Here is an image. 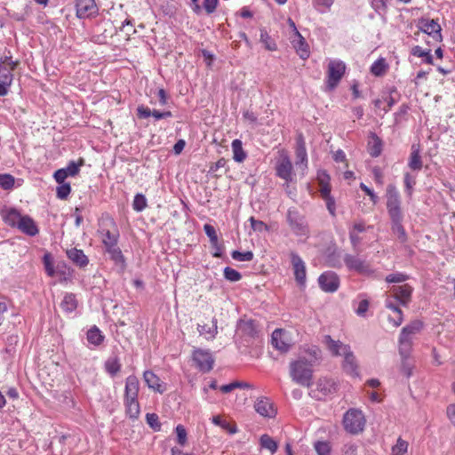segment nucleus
I'll use <instances>...</instances> for the list:
<instances>
[{
    "instance_id": "nucleus-1",
    "label": "nucleus",
    "mask_w": 455,
    "mask_h": 455,
    "mask_svg": "<svg viewBox=\"0 0 455 455\" xmlns=\"http://www.w3.org/2000/svg\"><path fill=\"white\" fill-rule=\"evenodd\" d=\"M386 196V205L391 221V230L397 236L401 243H405L408 240V235L403 226V212L401 206V196L394 184L387 185Z\"/></svg>"
},
{
    "instance_id": "nucleus-2",
    "label": "nucleus",
    "mask_w": 455,
    "mask_h": 455,
    "mask_svg": "<svg viewBox=\"0 0 455 455\" xmlns=\"http://www.w3.org/2000/svg\"><path fill=\"white\" fill-rule=\"evenodd\" d=\"M311 358L299 357L290 363V377L295 383L310 387L313 384V366L321 358V351L315 347L309 351Z\"/></svg>"
},
{
    "instance_id": "nucleus-3",
    "label": "nucleus",
    "mask_w": 455,
    "mask_h": 455,
    "mask_svg": "<svg viewBox=\"0 0 455 455\" xmlns=\"http://www.w3.org/2000/svg\"><path fill=\"white\" fill-rule=\"evenodd\" d=\"M365 418L359 409L351 408L343 416L342 424L344 429L352 435L362 433L365 427Z\"/></svg>"
},
{
    "instance_id": "nucleus-4",
    "label": "nucleus",
    "mask_w": 455,
    "mask_h": 455,
    "mask_svg": "<svg viewBox=\"0 0 455 455\" xmlns=\"http://www.w3.org/2000/svg\"><path fill=\"white\" fill-rule=\"evenodd\" d=\"M286 221L293 235L296 236H309V227L306 217L296 208H289L286 212Z\"/></svg>"
},
{
    "instance_id": "nucleus-5",
    "label": "nucleus",
    "mask_w": 455,
    "mask_h": 455,
    "mask_svg": "<svg viewBox=\"0 0 455 455\" xmlns=\"http://www.w3.org/2000/svg\"><path fill=\"white\" fill-rule=\"evenodd\" d=\"M422 328L423 323L414 320L402 329L399 337V354L406 355L408 351H411L412 336L419 333Z\"/></svg>"
},
{
    "instance_id": "nucleus-6",
    "label": "nucleus",
    "mask_w": 455,
    "mask_h": 455,
    "mask_svg": "<svg viewBox=\"0 0 455 455\" xmlns=\"http://www.w3.org/2000/svg\"><path fill=\"white\" fill-rule=\"evenodd\" d=\"M346 71V65L342 60H330L327 68V76H326V89L328 91L334 90L339 83L340 82L342 76H344Z\"/></svg>"
},
{
    "instance_id": "nucleus-7",
    "label": "nucleus",
    "mask_w": 455,
    "mask_h": 455,
    "mask_svg": "<svg viewBox=\"0 0 455 455\" xmlns=\"http://www.w3.org/2000/svg\"><path fill=\"white\" fill-rule=\"evenodd\" d=\"M338 384L332 379L320 378L316 382V388L309 392V395L318 401L323 400L327 395L336 393Z\"/></svg>"
},
{
    "instance_id": "nucleus-8",
    "label": "nucleus",
    "mask_w": 455,
    "mask_h": 455,
    "mask_svg": "<svg viewBox=\"0 0 455 455\" xmlns=\"http://www.w3.org/2000/svg\"><path fill=\"white\" fill-rule=\"evenodd\" d=\"M292 169L293 166L288 154L284 150L280 151L275 164L276 175L289 183L292 180Z\"/></svg>"
},
{
    "instance_id": "nucleus-9",
    "label": "nucleus",
    "mask_w": 455,
    "mask_h": 455,
    "mask_svg": "<svg viewBox=\"0 0 455 455\" xmlns=\"http://www.w3.org/2000/svg\"><path fill=\"white\" fill-rule=\"evenodd\" d=\"M193 361L203 372H209L214 364V358L208 349L195 348L192 353Z\"/></svg>"
},
{
    "instance_id": "nucleus-10",
    "label": "nucleus",
    "mask_w": 455,
    "mask_h": 455,
    "mask_svg": "<svg viewBox=\"0 0 455 455\" xmlns=\"http://www.w3.org/2000/svg\"><path fill=\"white\" fill-rule=\"evenodd\" d=\"M290 257L295 281L299 287L304 288L307 282L306 264L301 257L295 251H291Z\"/></svg>"
},
{
    "instance_id": "nucleus-11",
    "label": "nucleus",
    "mask_w": 455,
    "mask_h": 455,
    "mask_svg": "<svg viewBox=\"0 0 455 455\" xmlns=\"http://www.w3.org/2000/svg\"><path fill=\"white\" fill-rule=\"evenodd\" d=\"M103 223L106 224L107 227L112 228L114 230L112 231L110 228H107L105 227H100L99 229V233L102 236V243L105 246L115 245L118 243L119 239V232L116 229V224L112 218H107L103 220Z\"/></svg>"
},
{
    "instance_id": "nucleus-12",
    "label": "nucleus",
    "mask_w": 455,
    "mask_h": 455,
    "mask_svg": "<svg viewBox=\"0 0 455 455\" xmlns=\"http://www.w3.org/2000/svg\"><path fill=\"white\" fill-rule=\"evenodd\" d=\"M343 260L349 270H354L366 275H370L373 273L370 264L357 256L346 254Z\"/></svg>"
},
{
    "instance_id": "nucleus-13",
    "label": "nucleus",
    "mask_w": 455,
    "mask_h": 455,
    "mask_svg": "<svg viewBox=\"0 0 455 455\" xmlns=\"http://www.w3.org/2000/svg\"><path fill=\"white\" fill-rule=\"evenodd\" d=\"M418 28L421 32L432 36L435 41H443L442 28L435 20L421 18L419 20Z\"/></svg>"
},
{
    "instance_id": "nucleus-14",
    "label": "nucleus",
    "mask_w": 455,
    "mask_h": 455,
    "mask_svg": "<svg viewBox=\"0 0 455 455\" xmlns=\"http://www.w3.org/2000/svg\"><path fill=\"white\" fill-rule=\"evenodd\" d=\"M76 16L79 19H89L96 16L99 8L94 0H76Z\"/></svg>"
},
{
    "instance_id": "nucleus-15",
    "label": "nucleus",
    "mask_w": 455,
    "mask_h": 455,
    "mask_svg": "<svg viewBox=\"0 0 455 455\" xmlns=\"http://www.w3.org/2000/svg\"><path fill=\"white\" fill-rule=\"evenodd\" d=\"M19 65V61L12 60V57L0 58V82L12 85L13 80V70Z\"/></svg>"
},
{
    "instance_id": "nucleus-16",
    "label": "nucleus",
    "mask_w": 455,
    "mask_h": 455,
    "mask_svg": "<svg viewBox=\"0 0 455 455\" xmlns=\"http://www.w3.org/2000/svg\"><path fill=\"white\" fill-rule=\"evenodd\" d=\"M296 161L295 165L298 169L301 170L302 175L305 174L307 169V153L306 148V142L302 134H299L296 140Z\"/></svg>"
},
{
    "instance_id": "nucleus-17",
    "label": "nucleus",
    "mask_w": 455,
    "mask_h": 455,
    "mask_svg": "<svg viewBox=\"0 0 455 455\" xmlns=\"http://www.w3.org/2000/svg\"><path fill=\"white\" fill-rule=\"evenodd\" d=\"M318 283L323 291L334 292L339 286V279L334 272L327 271L318 277Z\"/></svg>"
},
{
    "instance_id": "nucleus-18",
    "label": "nucleus",
    "mask_w": 455,
    "mask_h": 455,
    "mask_svg": "<svg viewBox=\"0 0 455 455\" xmlns=\"http://www.w3.org/2000/svg\"><path fill=\"white\" fill-rule=\"evenodd\" d=\"M204 230L206 235L209 237L211 246L213 249L212 256L215 258H221L224 246L219 242V238L214 227L210 224H205L204 226Z\"/></svg>"
},
{
    "instance_id": "nucleus-19",
    "label": "nucleus",
    "mask_w": 455,
    "mask_h": 455,
    "mask_svg": "<svg viewBox=\"0 0 455 455\" xmlns=\"http://www.w3.org/2000/svg\"><path fill=\"white\" fill-rule=\"evenodd\" d=\"M140 382L136 376L130 375L125 379L124 401L138 400Z\"/></svg>"
},
{
    "instance_id": "nucleus-20",
    "label": "nucleus",
    "mask_w": 455,
    "mask_h": 455,
    "mask_svg": "<svg viewBox=\"0 0 455 455\" xmlns=\"http://www.w3.org/2000/svg\"><path fill=\"white\" fill-rule=\"evenodd\" d=\"M254 409L259 415L266 418H274L276 414L274 404L267 397L258 398L254 403Z\"/></svg>"
},
{
    "instance_id": "nucleus-21",
    "label": "nucleus",
    "mask_w": 455,
    "mask_h": 455,
    "mask_svg": "<svg viewBox=\"0 0 455 455\" xmlns=\"http://www.w3.org/2000/svg\"><path fill=\"white\" fill-rule=\"evenodd\" d=\"M412 291V287L408 283L395 286L392 289L394 299L403 306H407L410 303Z\"/></svg>"
},
{
    "instance_id": "nucleus-22",
    "label": "nucleus",
    "mask_w": 455,
    "mask_h": 455,
    "mask_svg": "<svg viewBox=\"0 0 455 455\" xmlns=\"http://www.w3.org/2000/svg\"><path fill=\"white\" fill-rule=\"evenodd\" d=\"M323 339L328 350L334 356L343 355L350 349L349 345L344 344L340 340H334L330 335H325Z\"/></svg>"
},
{
    "instance_id": "nucleus-23",
    "label": "nucleus",
    "mask_w": 455,
    "mask_h": 455,
    "mask_svg": "<svg viewBox=\"0 0 455 455\" xmlns=\"http://www.w3.org/2000/svg\"><path fill=\"white\" fill-rule=\"evenodd\" d=\"M1 217L4 223L12 228H17L20 222V220L23 217V215L16 209V208H4L0 212Z\"/></svg>"
},
{
    "instance_id": "nucleus-24",
    "label": "nucleus",
    "mask_w": 455,
    "mask_h": 455,
    "mask_svg": "<svg viewBox=\"0 0 455 455\" xmlns=\"http://www.w3.org/2000/svg\"><path fill=\"white\" fill-rule=\"evenodd\" d=\"M16 228L29 236H35L39 233L37 225L36 224L35 220L28 215H23L21 220H20L19 225Z\"/></svg>"
},
{
    "instance_id": "nucleus-25",
    "label": "nucleus",
    "mask_w": 455,
    "mask_h": 455,
    "mask_svg": "<svg viewBox=\"0 0 455 455\" xmlns=\"http://www.w3.org/2000/svg\"><path fill=\"white\" fill-rule=\"evenodd\" d=\"M105 251L109 254V258L115 265L119 267L121 271H124L126 267V262L121 249L118 247V243L105 246Z\"/></svg>"
},
{
    "instance_id": "nucleus-26",
    "label": "nucleus",
    "mask_w": 455,
    "mask_h": 455,
    "mask_svg": "<svg viewBox=\"0 0 455 455\" xmlns=\"http://www.w3.org/2000/svg\"><path fill=\"white\" fill-rule=\"evenodd\" d=\"M398 300L394 299V296L387 297L386 299V307L391 309L395 316H388V321L392 323L394 327H398L403 323V312L399 306L396 304Z\"/></svg>"
},
{
    "instance_id": "nucleus-27",
    "label": "nucleus",
    "mask_w": 455,
    "mask_h": 455,
    "mask_svg": "<svg viewBox=\"0 0 455 455\" xmlns=\"http://www.w3.org/2000/svg\"><path fill=\"white\" fill-rule=\"evenodd\" d=\"M237 330L243 336L255 338L258 335V325L255 320H240L237 324Z\"/></svg>"
},
{
    "instance_id": "nucleus-28",
    "label": "nucleus",
    "mask_w": 455,
    "mask_h": 455,
    "mask_svg": "<svg viewBox=\"0 0 455 455\" xmlns=\"http://www.w3.org/2000/svg\"><path fill=\"white\" fill-rule=\"evenodd\" d=\"M291 44L301 59L306 60L309 57L308 44L299 31H296L295 38L291 40Z\"/></svg>"
},
{
    "instance_id": "nucleus-29",
    "label": "nucleus",
    "mask_w": 455,
    "mask_h": 455,
    "mask_svg": "<svg viewBox=\"0 0 455 455\" xmlns=\"http://www.w3.org/2000/svg\"><path fill=\"white\" fill-rule=\"evenodd\" d=\"M143 379L148 387L154 391L163 394L165 388L163 387L161 380L152 371H145Z\"/></svg>"
},
{
    "instance_id": "nucleus-30",
    "label": "nucleus",
    "mask_w": 455,
    "mask_h": 455,
    "mask_svg": "<svg viewBox=\"0 0 455 455\" xmlns=\"http://www.w3.org/2000/svg\"><path fill=\"white\" fill-rule=\"evenodd\" d=\"M67 256L74 264L80 267H84L89 263V259L84 252L76 248L68 250Z\"/></svg>"
},
{
    "instance_id": "nucleus-31",
    "label": "nucleus",
    "mask_w": 455,
    "mask_h": 455,
    "mask_svg": "<svg viewBox=\"0 0 455 455\" xmlns=\"http://www.w3.org/2000/svg\"><path fill=\"white\" fill-rule=\"evenodd\" d=\"M408 166L412 171H420L423 166V163L421 160L419 146L413 144L411 146V151L410 154Z\"/></svg>"
},
{
    "instance_id": "nucleus-32",
    "label": "nucleus",
    "mask_w": 455,
    "mask_h": 455,
    "mask_svg": "<svg viewBox=\"0 0 455 455\" xmlns=\"http://www.w3.org/2000/svg\"><path fill=\"white\" fill-rule=\"evenodd\" d=\"M410 353L411 351H408L406 355L400 354L402 358L400 371L407 379L412 375L413 369L415 367L414 361L410 357Z\"/></svg>"
},
{
    "instance_id": "nucleus-33",
    "label": "nucleus",
    "mask_w": 455,
    "mask_h": 455,
    "mask_svg": "<svg viewBox=\"0 0 455 455\" xmlns=\"http://www.w3.org/2000/svg\"><path fill=\"white\" fill-rule=\"evenodd\" d=\"M344 361H343V369L344 371L350 374V375H356L357 374V363L355 356L354 355L353 352L351 351V348L347 353H345L344 355Z\"/></svg>"
},
{
    "instance_id": "nucleus-34",
    "label": "nucleus",
    "mask_w": 455,
    "mask_h": 455,
    "mask_svg": "<svg viewBox=\"0 0 455 455\" xmlns=\"http://www.w3.org/2000/svg\"><path fill=\"white\" fill-rule=\"evenodd\" d=\"M122 364L116 355L110 356L104 363L106 372L111 377H115L121 370Z\"/></svg>"
},
{
    "instance_id": "nucleus-35",
    "label": "nucleus",
    "mask_w": 455,
    "mask_h": 455,
    "mask_svg": "<svg viewBox=\"0 0 455 455\" xmlns=\"http://www.w3.org/2000/svg\"><path fill=\"white\" fill-rule=\"evenodd\" d=\"M231 147L233 151V159L237 163H243L247 157V153L243 148L242 141L235 139L232 141Z\"/></svg>"
},
{
    "instance_id": "nucleus-36",
    "label": "nucleus",
    "mask_w": 455,
    "mask_h": 455,
    "mask_svg": "<svg viewBox=\"0 0 455 455\" xmlns=\"http://www.w3.org/2000/svg\"><path fill=\"white\" fill-rule=\"evenodd\" d=\"M77 304V299L74 293H66L60 303V307L67 313H72L76 309Z\"/></svg>"
},
{
    "instance_id": "nucleus-37",
    "label": "nucleus",
    "mask_w": 455,
    "mask_h": 455,
    "mask_svg": "<svg viewBox=\"0 0 455 455\" xmlns=\"http://www.w3.org/2000/svg\"><path fill=\"white\" fill-rule=\"evenodd\" d=\"M382 151V141L375 134L371 133V140L368 144V152L372 157H378Z\"/></svg>"
},
{
    "instance_id": "nucleus-38",
    "label": "nucleus",
    "mask_w": 455,
    "mask_h": 455,
    "mask_svg": "<svg viewBox=\"0 0 455 455\" xmlns=\"http://www.w3.org/2000/svg\"><path fill=\"white\" fill-rule=\"evenodd\" d=\"M125 411L132 419H137L140 413V407L138 400L124 401Z\"/></svg>"
},
{
    "instance_id": "nucleus-39",
    "label": "nucleus",
    "mask_w": 455,
    "mask_h": 455,
    "mask_svg": "<svg viewBox=\"0 0 455 455\" xmlns=\"http://www.w3.org/2000/svg\"><path fill=\"white\" fill-rule=\"evenodd\" d=\"M212 326L208 327L206 324H198L197 331L201 335H208L207 339H213L218 333L217 319H212Z\"/></svg>"
},
{
    "instance_id": "nucleus-40",
    "label": "nucleus",
    "mask_w": 455,
    "mask_h": 455,
    "mask_svg": "<svg viewBox=\"0 0 455 455\" xmlns=\"http://www.w3.org/2000/svg\"><path fill=\"white\" fill-rule=\"evenodd\" d=\"M272 345L281 352H286L289 349V344H287L283 339H282V331L279 329H276L272 333Z\"/></svg>"
},
{
    "instance_id": "nucleus-41",
    "label": "nucleus",
    "mask_w": 455,
    "mask_h": 455,
    "mask_svg": "<svg viewBox=\"0 0 455 455\" xmlns=\"http://www.w3.org/2000/svg\"><path fill=\"white\" fill-rule=\"evenodd\" d=\"M137 116L139 118H148L152 116L156 120L163 119V112L156 109L151 111L149 108L143 105L137 108Z\"/></svg>"
},
{
    "instance_id": "nucleus-42",
    "label": "nucleus",
    "mask_w": 455,
    "mask_h": 455,
    "mask_svg": "<svg viewBox=\"0 0 455 455\" xmlns=\"http://www.w3.org/2000/svg\"><path fill=\"white\" fill-rule=\"evenodd\" d=\"M259 444L262 449L268 450L271 454L275 453L278 449L277 442L267 434L260 436Z\"/></svg>"
},
{
    "instance_id": "nucleus-43",
    "label": "nucleus",
    "mask_w": 455,
    "mask_h": 455,
    "mask_svg": "<svg viewBox=\"0 0 455 455\" xmlns=\"http://www.w3.org/2000/svg\"><path fill=\"white\" fill-rule=\"evenodd\" d=\"M87 340L95 346H99L102 343L104 339V336L101 334V331L97 326H92L88 331H87Z\"/></svg>"
},
{
    "instance_id": "nucleus-44",
    "label": "nucleus",
    "mask_w": 455,
    "mask_h": 455,
    "mask_svg": "<svg viewBox=\"0 0 455 455\" xmlns=\"http://www.w3.org/2000/svg\"><path fill=\"white\" fill-rule=\"evenodd\" d=\"M387 69V65L385 59L380 58L373 62L371 67V72L376 76H383Z\"/></svg>"
},
{
    "instance_id": "nucleus-45",
    "label": "nucleus",
    "mask_w": 455,
    "mask_h": 455,
    "mask_svg": "<svg viewBox=\"0 0 455 455\" xmlns=\"http://www.w3.org/2000/svg\"><path fill=\"white\" fill-rule=\"evenodd\" d=\"M411 54L417 57H424L425 63L428 65L434 64L433 56L430 53V50L426 51L423 50L422 47H420L419 45H416L411 49Z\"/></svg>"
},
{
    "instance_id": "nucleus-46",
    "label": "nucleus",
    "mask_w": 455,
    "mask_h": 455,
    "mask_svg": "<svg viewBox=\"0 0 455 455\" xmlns=\"http://www.w3.org/2000/svg\"><path fill=\"white\" fill-rule=\"evenodd\" d=\"M260 42L268 51L273 52L277 49L275 40L271 38V36L268 35L267 31L265 28L260 29Z\"/></svg>"
},
{
    "instance_id": "nucleus-47",
    "label": "nucleus",
    "mask_w": 455,
    "mask_h": 455,
    "mask_svg": "<svg viewBox=\"0 0 455 455\" xmlns=\"http://www.w3.org/2000/svg\"><path fill=\"white\" fill-rule=\"evenodd\" d=\"M212 420L214 425L220 426L229 434H235L237 432L235 424H230L227 420L222 419L220 416H214Z\"/></svg>"
},
{
    "instance_id": "nucleus-48",
    "label": "nucleus",
    "mask_w": 455,
    "mask_h": 455,
    "mask_svg": "<svg viewBox=\"0 0 455 455\" xmlns=\"http://www.w3.org/2000/svg\"><path fill=\"white\" fill-rule=\"evenodd\" d=\"M403 183L405 187V193L407 196L411 198L413 193V187L416 184V177L412 176L409 172H405L403 175Z\"/></svg>"
},
{
    "instance_id": "nucleus-49",
    "label": "nucleus",
    "mask_w": 455,
    "mask_h": 455,
    "mask_svg": "<svg viewBox=\"0 0 455 455\" xmlns=\"http://www.w3.org/2000/svg\"><path fill=\"white\" fill-rule=\"evenodd\" d=\"M330 177L326 173H323V177L319 178L320 193L322 198L331 196V186L329 184Z\"/></svg>"
},
{
    "instance_id": "nucleus-50",
    "label": "nucleus",
    "mask_w": 455,
    "mask_h": 455,
    "mask_svg": "<svg viewBox=\"0 0 455 455\" xmlns=\"http://www.w3.org/2000/svg\"><path fill=\"white\" fill-rule=\"evenodd\" d=\"M84 164V160L83 158H79L77 162L71 161L68 163L66 168H63L67 172L68 176H76L78 174L80 167Z\"/></svg>"
},
{
    "instance_id": "nucleus-51",
    "label": "nucleus",
    "mask_w": 455,
    "mask_h": 455,
    "mask_svg": "<svg viewBox=\"0 0 455 455\" xmlns=\"http://www.w3.org/2000/svg\"><path fill=\"white\" fill-rule=\"evenodd\" d=\"M15 179L8 173H0V187L4 190L12 189L14 186Z\"/></svg>"
},
{
    "instance_id": "nucleus-52",
    "label": "nucleus",
    "mask_w": 455,
    "mask_h": 455,
    "mask_svg": "<svg viewBox=\"0 0 455 455\" xmlns=\"http://www.w3.org/2000/svg\"><path fill=\"white\" fill-rule=\"evenodd\" d=\"M315 450L318 455H331V444L326 441H317L314 444Z\"/></svg>"
},
{
    "instance_id": "nucleus-53",
    "label": "nucleus",
    "mask_w": 455,
    "mask_h": 455,
    "mask_svg": "<svg viewBox=\"0 0 455 455\" xmlns=\"http://www.w3.org/2000/svg\"><path fill=\"white\" fill-rule=\"evenodd\" d=\"M147 207V199L144 195L137 194L134 196L132 202V208L134 211L140 212H142Z\"/></svg>"
},
{
    "instance_id": "nucleus-54",
    "label": "nucleus",
    "mask_w": 455,
    "mask_h": 455,
    "mask_svg": "<svg viewBox=\"0 0 455 455\" xmlns=\"http://www.w3.org/2000/svg\"><path fill=\"white\" fill-rule=\"evenodd\" d=\"M408 450V443L402 438H398L397 443L392 448V455H404Z\"/></svg>"
},
{
    "instance_id": "nucleus-55",
    "label": "nucleus",
    "mask_w": 455,
    "mask_h": 455,
    "mask_svg": "<svg viewBox=\"0 0 455 455\" xmlns=\"http://www.w3.org/2000/svg\"><path fill=\"white\" fill-rule=\"evenodd\" d=\"M146 421L148 425L154 430V431H160L161 429V424L159 422L158 415L156 413H147L146 414Z\"/></svg>"
},
{
    "instance_id": "nucleus-56",
    "label": "nucleus",
    "mask_w": 455,
    "mask_h": 455,
    "mask_svg": "<svg viewBox=\"0 0 455 455\" xmlns=\"http://www.w3.org/2000/svg\"><path fill=\"white\" fill-rule=\"evenodd\" d=\"M231 256L235 260L237 261H251L253 259V253L251 251L243 252L239 251H233Z\"/></svg>"
},
{
    "instance_id": "nucleus-57",
    "label": "nucleus",
    "mask_w": 455,
    "mask_h": 455,
    "mask_svg": "<svg viewBox=\"0 0 455 455\" xmlns=\"http://www.w3.org/2000/svg\"><path fill=\"white\" fill-rule=\"evenodd\" d=\"M224 277L229 282H237L241 280L242 275L237 270L226 267L224 268Z\"/></svg>"
},
{
    "instance_id": "nucleus-58",
    "label": "nucleus",
    "mask_w": 455,
    "mask_h": 455,
    "mask_svg": "<svg viewBox=\"0 0 455 455\" xmlns=\"http://www.w3.org/2000/svg\"><path fill=\"white\" fill-rule=\"evenodd\" d=\"M43 262H44V266L46 274L49 276L52 277L55 275V270L53 267V262H52V256L50 253L44 254V256L43 258Z\"/></svg>"
},
{
    "instance_id": "nucleus-59",
    "label": "nucleus",
    "mask_w": 455,
    "mask_h": 455,
    "mask_svg": "<svg viewBox=\"0 0 455 455\" xmlns=\"http://www.w3.org/2000/svg\"><path fill=\"white\" fill-rule=\"evenodd\" d=\"M334 0H314L315 9L320 12H325L333 4Z\"/></svg>"
},
{
    "instance_id": "nucleus-60",
    "label": "nucleus",
    "mask_w": 455,
    "mask_h": 455,
    "mask_svg": "<svg viewBox=\"0 0 455 455\" xmlns=\"http://www.w3.org/2000/svg\"><path fill=\"white\" fill-rule=\"evenodd\" d=\"M358 445L355 443H344L341 449L342 455H357Z\"/></svg>"
},
{
    "instance_id": "nucleus-61",
    "label": "nucleus",
    "mask_w": 455,
    "mask_h": 455,
    "mask_svg": "<svg viewBox=\"0 0 455 455\" xmlns=\"http://www.w3.org/2000/svg\"><path fill=\"white\" fill-rule=\"evenodd\" d=\"M177 434V442L181 446H184L187 443V430L182 425H178L175 428Z\"/></svg>"
},
{
    "instance_id": "nucleus-62",
    "label": "nucleus",
    "mask_w": 455,
    "mask_h": 455,
    "mask_svg": "<svg viewBox=\"0 0 455 455\" xmlns=\"http://www.w3.org/2000/svg\"><path fill=\"white\" fill-rule=\"evenodd\" d=\"M71 192V187L68 183H62L57 188V196L60 199H66Z\"/></svg>"
},
{
    "instance_id": "nucleus-63",
    "label": "nucleus",
    "mask_w": 455,
    "mask_h": 455,
    "mask_svg": "<svg viewBox=\"0 0 455 455\" xmlns=\"http://www.w3.org/2000/svg\"><path fill=\"white\" fill-rule=\"evenodd\" d=\"M249 221L251 223V228L254 231L262 232V231H267L268 229L267 224H265L261 220H256L254 217H251L249 219Z\"/></svg>"
},
{
    "instance_id": "nucleus-64",
    "label": "nucleus",
    "mask_w": 455,
    "mask_h": 455,
    "mask_svg": "<svg viewBox=\"0 0 455 455\" xmlns=\"http://www.w3.org/2000/svg\"><path fill=\"white\" fill-rule=\"evenodd\" d=\"M408 279V276L402 273H394L387 275L386 281L387 283H403Z\"/></svg>"
}]
</instances>
